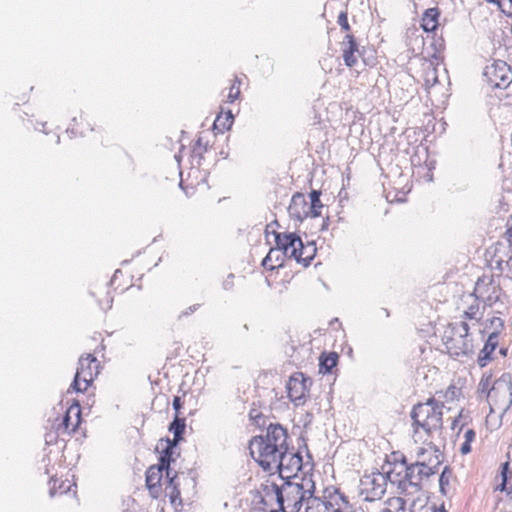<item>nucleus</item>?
<instances>
[{"label": "nucleus", "instance_id": "1", "mask_svg": "<svg viewBox=\"0 0 512 512\" xmlns=\"http://www.w3.org/2000/svg\"><path fill=\"white\" fill-rule=\"evenodd\" d=\"M315 492V483L311 476L304 475L301 479L283 480L278 485L277 505L281 512H299L307 495Z\"/></svg>", "mask_w": 512, "mask_h": 512}, {"label": "nucleus", "instance_id": "2", "mask_svg": "<svg viewBox=\"0 0 512 512\" xmlns=\"http://www.w3.org/2000/svg\"><path fill=\"white\" fill-rule=\"evenodd\" d=\"M492 380L491 375H483L478 387V397L489 398H502L506 400V407L509 408L512 405V378L508 373L503 374L500 378L494 381L490 387Z\"/></svg>", "mask_w": 512, "mask_h": 512}, {"label": "nucleus", "instance_id": "3", "mask_svg": "<svg viewBox=\"0 0 512 512\" xmlns=\"http://www.w3.org/2000/svg\"><path fill=\"white\" fill-rule=\"evenodd\" d=\"M441 463L442 459H439V456H436L434 466H428L425 460L417 461L416 463L406 466L403 477L401 479H396L398 481V488L401 489L402 492H405L407 487L411 486L415 491H419L421 489V481L424 478H429L434 475L438 471V467Z\"/></svg>", "mask_w": 512, "mask_h": 512}, {"label": "nucleus", "instance_id": "4", "mask_svg": "<svg viewBox=\"0 0 512 512\" xmlns=\"http://www.w3.org/2000/svg\"><path fill=\"white\" fill-rule=\"evenodd\" d=\"M249 450L253 459L264 471H270L272 466L277 463L281 453H285V450H278L272 444L264 441L262 436H254L250 440Z\"/></svg>", "mask_w": 512, "mask_h": 512}, {"label": "nucleus", "instance_id": "5", "mask_svg": "<svg viewBox=\"0 0 512 512\" xmlns=\"http://www.w3.org/2000/svg\"><path fill=\"white\" fill-rule=\"evenodd\" d=\"M99 363L97 358L92 354L81 356L74 379L70 385V390L75 392H84L93 382L94 375L98 374Z\"/></svg>", "mask_w": 512, "mask_h": 512}, {"label": "nucleus", "instance_id": "6", "mask_svg": "<svg viewBox=\"0 0 512 512\" xmlns=\"http://www.w3.org/2000/svg\"><path fill=\"white\" fill-rule=\"evenodd\" d=\"M275 465L282 480L301 479L303 477L298 475L303 467V458L300 452H292L289 447L285 453H281Z\"/></svg>", "mask_w": 512, "mask_h": 512}, {"label": "nucleus", "instance_id": "7", "mask_svg": "<svg viewBox=\"0 0 512 512\" xmlns=\"http://www.w3.org/2000/svg\"><path fill=\"white\" fill-rule=\"evenodd\" d=\"M386 491V478L382 473L364 475L360 481V495L364 501L373 502L382 498Z\"/></svg>", "mask_w": 512, "mask_h": 512}, {"label": "nucleus", "instance_id": "8", "mask_svg": "<svg viewBox=\"0 0 512 512\" xmlns=\"http://www.w3.org/2000/svg\"><path fill=\"white\" fill-rule=\"evenodd\" d=\"M311 386L312 379L310 377L301 372L293 374L286 386L289 399L295 405L304 404Z\"/></svg>", "mask_w": 512, "mask_h": 512}, {"label": "nucleus", "instance_id": "9", "mask_svg": "<svg viewBox=\"0 0 512 512\" xmlns=\"http://www.w3.org/2000/svg\"><path fill=\"white\" fill-rule=\"evenodd\" d=\"M323 498L326 499L328 512H364L363 509L354 507L339 488L333 486L325 488Z\"/></svg>", "mask_w": 512, "mask_h": 512}, {"label": "nucleus", "instance_id": "10", "mask_svg": "<svg viewBox=\"0 0 512 512\" xmlns=\"http://www.w3.org/2000/svg\"><path fill=\"white\" fill-rule=\"evenodd\" d=\"M278 484L267 481L260 485V489L253 494V503L264 512H275L272 503H277Z\"/></svg>", "mask_w": 512, "mask_h": 512}, {"label": "nucleus", "instance_id": "11", "mask_svg": "<svg viewBox=\"0 0 512 512\" xmlns=\"http://www.w3.org/2000/svg\"><path fill=\"white\" fill-rule=\"evenodd\" d=\"M484 76L493 88L505 89L511 82L510 68L504 61H497L490 67L487 66Z\"/></svg>", "mask_w": 512, "mask_h": 512}, {"label": "nucleus", "instance_id": "12", "mask_svg": "<svg viewBox=\"0 0 512 512\" xmlns=\"http://www.w3.org/2000/svg\"><path fill=\"white\" fill-rule=\"evenodd\" d=\"M341 50L343 53V60L347 67L352 68L356 66L358 57H362L364 47L360 49L359 44L353 34H346L341 42Z\"/></svg>", "mask_w": 512, "mask_h": 512}, {"label": "nucleus", "instance_id": "13", "mask_svg": "<svg viewBox=\"0 0 512 512\" xmlns=\"http://www.w3.org/2000/svg\"><path fill=\"white\" fill-rule=\"evenodd\" d=\"M269 444H272L274 448L278 450H285L289 447L287 444L288 432L287 429L284 428L279 423L269 422L266 428V434L261 435Z\"/></svg>", "mask_w": 512, "mask_h": 512}, {"label": "nucleus", "instance_id": "14", "mask_svg": "<svg viewBox=\"0 0 512 512\" xmlns=\"http://www.w3.org/2000/svg\"><path fill=\"white\" fill-rule=\"evenodd\" d=\"M308 201L305 198V195L301 192H296L290 201L288 207L289 216L292 219H295L299 222L304 221L306 218L310 217Z\"/></svg>", "mask_w": 512, "mask_h": 512}, {"label": "nucleus", "instance_id": "15", "mask_svg": "<svg viewBox=\"0 0 512 512\" xmlns=\"http://www.w3.org/2000/svg\"><path fill=\"white\" fill-rule=\"evenodd\" d=\"M276 247L285 252L288 257H296V244L301 238L295 232H273Z\"/></svg>", "mask_w": 512, "mask_h": 512}, {"label": "nucleus", "instance_id": "16", "mask_svg": "<svg viewBox=\"0 0 512 512\" xmlns=\"http://www.w3.org/2000/svg\"><path fill=\"white\" fill-rule=\"evenodd\" d=\"M435 404V399L430 398L426 403H418L413 406L410 417L413 421L412 426L414 428V432L417 433L421 427L422 423L427 421V418L430 414V411Z\"/></svg>", "mask_w": 512, "mask_h": 512}, {"label": "nucleus", "instance_id": "17", "mask_svg": "<svg viewBox=\"0 0 512 512\" xmlns=\"http://www.w3.org/2000/svg\"><path fill=\"white\" fill-rule=\"evenodd\" d=\"M444 346L447 352L453 357L467 356L472 352V344L463 337H446Z\"/></svg>", "mask_w": 512, "mask_h": 512}, {"label": "nucleus", "instance_id": "18", "mask_svg": "<svg viewBox=\"0 0 512 512\" xmlns=\"http://www.w3.org/2000/svg\"><path fill=\"white\" fill-rule=\"evenodd\" d=\"M443 403L439 404L435 400V404L433 405L430 414L425 423L421 424V429H423L428 435H431L432 432L441 430L443 426V412L442 407Z\"/></svg>", "mask_w": 512, "mask_h": 512}, {"label": "nucleus", "instance_id": "19", "mask_svg": "<svg viewBox=\"0 0 512 512\" xmlns=\"http://www.w3.org/2000/svg\"><path fill=\"white\" fill-rule=\"evenodd\" d=\"M81 423V407L79 401L74 400L62 418L61 426L66 431L75 432Z\"/></svg>", "mask_w": 512, "mask_h": 512}, {"label": "nucleus", "instance_id": "20", "mask_svg": "<svg viewBox=\"0 0 512 512\" xmlns=\"http://www.w3.org/2000/svg\"><path fill=\"white\" fill-rule=\"evenodd\" d=\"M164 472L165 469H162L159 465L150 466L146 471V487L154 497H157L158 493L161 491L160 482Z\"/></svg>", "mask_w": 512, "mask_h": 512}, {"label": "nucleus", "instance_id": "21", "mask_svg": "<svg viewBox=\"0 0 512 512\" xmlns=\"http://www.w3.org/2000/svg\"><path fill=\"white\" fill-rule=\"evenodd\" d=\"M498 335L497 331L492 332L480 350L477 363L481 368L485 367L492 360V354L498 346Z\"/></svg>", "mask_w": 512, "mask_h": 512}, {"label": "nucleus", "instance_id": "22", "mask_svg": "<svg viewBox=\"0 0 512 512\" xmlns=\"http://www.w3.org/2000/svg\"><path fill=\"white\" fill-rule=\"evenodd\" d=\"M440 11L437 7L428 8L421 18V28L425 32H434L438 27Z\"/></svg>", "mask_w": 512, "mask_h": 512}, {"label": "nucleus", "instance_id": "23", "mask_svg": "<svg viewBox=\"0 0 512 512\" xmlns=\"http://www.w3.org/2000/svg\"><path fill=\"white\" fill-rule=\"evenodd\" d=\"M339 361V355L336 352H323L319 357V372L329 374L336 367Z\"/></svg>", "mask_w": 512, "mask_h": 512}, {"label": "nucleus", "instance_id": "24", "mask_svg": "<svg viewBox=\"0 0 512 512\" xmlns=\"http://www.w3.org/2000/svg\"><path fill=\"white\" fill-rule=\"evenodd\" d=\"M177 473L166 475V494L170 499V503L175 505L177 501L181 504V493L179 489V483L176 482Z\"/></svg>", "mask_w": 512, "mask_h": 512}, {"label": "nucleus", "instance_id": "25", "mask_svg": "<svg viewBox=\"0 0 512 512\" xmlns=\"http://www.w3.org/2000/svg\"><path fill=\"white\" fill-rule=\"evenodd\" d=\"M304 503L306 504L305 512H328L326 499L323 497H315L313 494L311 496L307 495Z\"/></svg>", "mask_w": 512, "mask_h": 512}, {"label": "nucleus", "instance_id": "26", "mask_svg": "<svg viewBox=\"0 0 512 512\" xmlns=\"http://www.w3.org/2000/svg\"><path fill=\"white\" fill-rule=\"evenodd\" d=\"M320 196V190L313 189L309 193L310 202H308V205L310 209V217L312 218H316L321 215V209L323 208V204L321 202Z\"/></svg>", "mask_w": 512, "mask_h": 512}, {"label": "nucleus", "instance_id": "27", "mask_svg": "<svg viewBox=\"0 0 512 512\" xmlns=\"http://www.w3.org/2000/svg\"><path fill=\"white\" fill-rule=\"evenodd\" d=\"M168 429L175 436L176 442L182 441L186 429L185 418L175 415L173 421L169 424Z\"/></svg>", "mask_w": 512, "mask_h": 512}, {"label": "nucleus", "instance_id": "28", "mask_svg": "<svg viewBox=\"0 0 512 512\" xmlns=\"http://www.w3.org/2000/svg\"><path fill=\"white\" fill-rule=\"evenodd\" d=\"M173 453L174 451L171 450V447L165 446L159 455V466L162 467V469H165V474L169 476V474H172V469L170 467L171 463L174 461L173 459Z\"/></svg>", "mask_w": 512, "mask_h": 512}, {"label": "nucleus", "instance_id": "29", "mask_svg": "<svg viewBox=\"0 0 512 512\" xmlns=\"http://www.w3.org/2000/svg\"><path fill=\"white\" fill-rule=\"evenodd\" d=\"M305 246L303 244V241L301 240V243L296 244V257H292L297 261V263L302 264L304 267H308L311 264V261L313 260L314 253L316 251L315 248L312 249V254L307 256H302V251L305 250Z\"/></svg>", "mask_w": 512, "mask_h": 512}, {"label": "nucleus", "instance_id": "30", "mask_svg": "<svg viewBox=\"0 0 512 512\" xmlns=\"http://www.w3.org/2000/svg\"><path fill=\"white\" fill-rule=\"evenodd\" d=\"M250 421L259 428H267L269 419L259 409L252 408L249 411Z\"/></svg>", "mask_w": 512, "mask_h": 512}, {"label": "nucleus", "instance_id": "31", "mask_svg": "<svg viewBox=\"0 0 512 512\" xmlns=\"http://www.w3.org/2000/svg\"><path fill=\"white\" fill-rule=\"evenodd\" d=\"M269 253L272 257V261L274 262L275 270L283 267L285 258L288 257L285 252L275 246L269 250Z\"/></svg>", "mask_w": 512, "mask_h": 512}, {"label": "nucleus", "instance_id": "32", "mask_svg": "<svg viewBox=\"0 0 512 512\" xmlns=\"http://www.w3.org/2000/svg\"><path fill=\"white\" fill-rule=\"evenodd\" d=\"M232 126V120H226L221 115H218L213 123V130L219 133H223L229 130Z\"/></svg>", "mask_w": 512, "mask_h": 512}, {"label": "nucleus", "instance_id": "33", "mask_svg": "<svg viewBox=\"0 0 512 512\" xmlns=\"http://www.w3.org/2000/svg\"><path fill=\"white\" fill-rule=\"evenodd\" d=\"M389 504L395 508L394 512H406V501L401 497H396L390 500ZM383 512H393L386 508Z\"/></svg>", "mask_w": 512, "mask_h": 512}, {"label": "nucleus", "instance_id": "34", "mask_svg": "<svg viewBox=\"0 0 512 512\" xmlns=\"http://www.w3.org/2000/svg\"><path fill=\"white\" fill-rule=\"evenodd\" d=\"M385 474L386 480L388 479L391 483L398 485V481L396 479H401L404 475V471L403 469L398 470V468L394 467L393 469L386 471Z\"/></svg>", "mask_w": 512, "mask_h": 512}, {"label": "nucleus", "instance_id": "35", "mask_svg": "<svg viewBox=\"0 0 512 512\" xmlns=\"http://www.w3.org/2000/svg\"><path fill=\"white\" fill-rule=\"evenodd\" d=\"M240 80L238 78H235L234 80V83L232 84V86L230 87V91H229V94H228V101L230 103H233L236 99L239 98V95H240Z\"/></svg>", "mask_w": 512, "mask_h": 512}, {"label": "nucleus", "instance_id": "36", "mask_svg": "<svg viewBox=\"0 0 512 512\" xmlns=\"http://www.w3.org/2000/svg\"><path fill=\"white\" fill-rule=\"evenodd\" d=\"M337 23L341 27V30L347 31V32L350 30L347 11H341L339 13L338 18H337Z\"/></svg>", "mask_w": 512, "mask_h": 512}, {"label": "nucleus", "instance_id": "37", "mask_svg": "<svg viewBox=\"0 0 512 512\" xmlns=\"http://www.w3.org/2000/svg\"><path fill=\"white\" fill-rule=\"evenodd\" d=\"M451 474L452 469L450 468V466H445L439 477V486H448Z\"/></svg>", "mask_w": 512, "mask_h": 512}, {"label": "nucleus", "instance_id": "38", "mask_svg": "<svg viewBox=\"0 0 512 512\" xmlns=\"http://www.w3.org/2000/svg\"><path fill=\"white\" fill-rule=\"evenodd\" d=\"M410 464L407 463V458L405 455L400 454L399 456L394 454V467L399 469H405L406 466Z\"/></svg>", "mask_w": 512, "mask_h": 512}, {"label": "nucleus", "instance_id": "39", "mask_svg": "<svg viewBox=\"0 0 512 512\" xmlns=\"http://www.w3.org/2000/svg\"><path fill=\"white\" fill-rule=\"evenodd\" d=\"M512 476V472L510 471L509 462H505L501 464V477L503 482H508V479Z\"/></svg>", "mask_w": 512, "mask_h": 512}, {"label": "nucleus", "instance_id": "40", "mask_svg": "<svg viewBox=\"0 0 512 512\" xmlns=\"http://www.w3.org/2000/svg\"><path fill=\"white\" fill-rule=\"evenodd\" d=\"M261 265L263 266V268H265L267 270H270V271L275 270L274 262L272 261V257L269 252L262 260Z\"/></svg>", "mask_w": 512, "mask_h": 512}, {"label": "nucleus", "instance_id": "41", "mask_svg": "<svg viewBox=\"0 0 512 512\" xmlns=\"http://www.w3.org/2000/svg\"><path fill=\"white\" fill-rule=\"evenodd\" d=\"M184 402L182 401V398L180 396H174L173 398V409L175 410V415L180 414V410L183 407Z\"/></svg>", "mask_w": 512, "mask_h": 512}, {"label": "nucleus", "instance_id": "42", "mask_svg": "<svg viewBox=\"0 0 512 512\" xmlns=\"http://www.w3.org/2000/svg\"><path fill=\"white\" fill-rule=\"evenodd\" d=\"M468 334H469V325L466 322H461L459 337H463L464 339H467Z\"/></svg>", "mask_w": 512, "mask_h": 512}, {"label": "nucleus", "instance_id": "43", "mask_svg": "<svg viewBox=\"0 0 512 512\" xmlns=\"http://www.w3.org/2000/svg\"><path fill=\"white\" fill-rule=\"evenodd\" d=\"M199 306H200L199 304H194V305L189 306L186 310L181 312V314L179 315V318L191 315L199 308Z\"/></svg>", "mask_w": 512, "mask_h": 512}, {"label": "nucleus", "instance_id": "44", "mask_svg": "<svg viewBox=\"0 0 512 512\" xmlns=\"http://www.w3.org/2000/svg\"><path fill=\"white\" fill-rule=\"evenodd\" d=\"M165 441L167 447H171V450L174 451V449L176 448V446L179 444V442H176V438L175 436L173 437V439H169L168 437L165 438V439H161V442Z\"/></svg>", "mask_w": 512, "mask_h": 512}, {"label": "nucleus", "instance_id": "45", "mask_svg": "<svg viewBox=\"0 0 512 512\" xmlns=\"http://www.w3.org/2000/svg\"><path fill=\"white\" fill-rule=\"evenodd\" d=\"M471 452V443L464 441L460 446V453L466 455Z\"/></svg>", "mask_w": 512, "mask_h": 512}, {"label": "nucleus", "instance_id": "46", "mask_svg": "<svg viewBox=\"0 0 512 512\" xmlns=\"http://www.w3.org/2000/svg\"><path fill=\"white\" fill-rule=\"evenodd\" d=\"M476 437V432L473 429L466 430L464 434L465 441L473 442Z\"/></svg>", "mask_w": 512, "mask_h": 512}, {"label": "nucleus", "instance_id": "47", "mask_svg": "<svg viewBox=\"0 0 512 512\" xmlns=\"http://www.w3.org/2000/svg\"><path fill=\"white\" fill-rule=\"evenodd\" d=\"M436 456H439V459H441L442 458V453L440 452V450L436 446H434V459H429L428 462H426L428 464V466H434L435 465Z\"/></svg>", "mask_w": 512, "mask_h": 512}, {"label": "nucleus", "instance_id": "48", "mask_svg": "<svg viewBox=\"0 0 512 512\" xmlns=\"http://www.w3.org/2000/svg\"><path fill=\"white\" fill-rule=\"evenodd\" d=\"M429 510L431 512H448L444 505L442 504L441 506L437 507L436 505H433L431 508H429Z\"/></svg>", "mask_w": 512, "mask_h": 512}, {"label": "nucleus", "instance_id": "49", "mask_svg": "<svg viewBox=\"0 0 512 512\" xmlns=\"http://www.w3.org/2000/svg\"><path fill=\"white\" fill-rule=\"evenodd\" d=\"M505 237L509 243V246L512 245V227H509L505 232Z\"/></svg>", "mask_w": 512, "mask_h": 512}, {"label": "nucleus", "instance_id": "50", "mask_svg": "<svg viewBox=\"0 0 512 512\" xmlns=\"http://www.w3.org/2000/svg\"><path fill=\"white\" fill-rule=\"evenodd\" d=\"M500 491H507L508 494H511L512 492L507 489V482H501V484L497 487Z\"/></svg>", "mask_w": 512, "mask_h": 512}, {"label": "nucleus", "instance_id": "51", "mask_svg": "<svg viewBox=\"0 0 512 512\" xmlns=\"http://www.w3.org/2000/svg\"><path fill=\"white\" fill-rule=\"evenodd\" d=\"M52 481H53L54 483H56V480H54L53 478H51L50 483H51ZM55 494H56V488H55V484H53V486H52V487H50V489H49V495H50V497H54V496H55Z\"/></svg>", "mask_w": 512, "mask_h": 512}, {"label": "nucleus", "instance_id": "52", "mask_svg": "<svg viewBox=\"0 0 512 512\" xmlns=\"http://www.w3.org/2000/svg\"><path fill=\"white\" fill-rule=\"evenodd\" d=\"M475 312L473 311V307L469 309V311L465 312V317L468 319H474Z\"/></svg>", "mask_w": 512, "mask_h": 512}, {"label": "nucleus", "instance_id": "53", "mask_svg": "<svg viewBox=\"0 0 512 512\" xmlns=\"http://www.w3.org/2000/svg\"><path fill=\"white\" fill-rule=\"evenodd\" d=\"M329 217H326L324 220H323V223H322V226H321V230H327L328 227H329Z\"/></svg>", "mask_w": 512, "mask_h": 512}, {"label": "nucleus", "instance_id": "54", "mask_svg": "<svg viewBox=\"0 0 512 512\" xmlns=\"http://www.w3.org/2000/svg\"><path fill=\"white\" fill-rule=\"evenodd\" d=\"M499 354L502 356V357H506L507 354H508V348L507 347H501L499 349Z\"/></svg>", "mask_w": 512, "mask_h": 512}, {"label": "nucleus", "instance_id": "55", "mask_svg": "<svg viewBox=\"0 0 512 512\" xmlns=\"http://www.w3.org/2000/svg\"><path fill=\"white\" fill-rule=\"evenodd\" d=\"M225 119H226V120H232V121H233L234 116H233V114H232V112H231L230 110H229V111H227V113H226V115H225Z\"/></svg>", "mask_w": 512, "mask_h": 512}, {"label": "nucleus", "instance_id": "56", "mask_svg": "<svg viewBox=\"0 0 512 512\" xmlns=\"http://www.w3.org/2000/svg\"><path fill=\"white\" fill-rule=\"evenodd\" d=\"M231 286H232V282H230L228 280L224 281V283H223L224 289L228 290V289H230Z\"/></svg>", "mask_w": 512, "mask_h": 512}, {"label": "nucleus", "instance_id": "57", "mask_svg": "<svg viewBox=\"0 0 512 512\" xmlns=\"http://www.w3.org/2000/svg\"><path fill=\"white\" fill-rule=\"evenodd\" d=\"M499 322V324L502 326L503 323H502V320L499 318V317H494L492 320H491V323L494 324L495 322Z\"/></svg>", "mask_w": 512, "mask_h": 512}, {"label": "nucleus", "instance_id": "58", "mask_svg": "<svg viewBox=\"0 0 512 512\" xmlns=\"http://www.w3.org/2000/svg\"><path fill=\"white\" fill-rule=\"evenodd\" d=\"M455 391H456V387H455V386H450V387L448 388L447 393H451L452 395H454V394H455Z\"/></svg>", "mask_w": 512, "mask_h": 512}, {"label": "nucleus", "instance_id": "59", "mask_svg": "<svg viewBox=\"0 0 512 512\" xmlns=\"http://www.w3.org/2000/svg\"><path fill=\"white\" fill-rule=\"evenodd\" d=\"M440 487V492L443 494V495H446V486H439Z\"/></svg>", "mask_w": 512, "mask_h": 512}, {"label": "nucleus", "instance_id": "60", "mask_svg": "<svg viewBox=\"0 0 512 512\" xmlns=\"http://www.w3.org/2000/svg\"><path fill=\"white\" fill-rule=\"evenodd\" d=\"M502 263H503V261H502V260H499V261L497 262V268H498L499 270H502Z\"/></svg>", "mask_w": 512, "mask_h": 512}, {"label": "nucleus", "instance_id": "61", "mask_svg": "<svg viewBox=\"0 0 512 512\" xmlns=\"http://www.w3.org/2000/svg\"><path fill=\"white\" fill-rule=\"evenodd\" d=\"M424 454H425V449L421 448L420 451L418 452V457H420Z\"/></svg>", "mask_w": 512, "mask_h": 512}, {"label": "nucleus", "instance_id": "62", "mask_svg": "<svg viewBox=\"0 0 512 512\" xmlns=\"http://www.w3.org/2000/svg\"><path fill=\"white\" fill-rule=\"evenodd\" d=\"M383 311H384V314L386 315V317H389V316H390V313H389V310H388V309L383 308Z\"/></svg>", "mask_w": 512, "mask_h": 512}, {"label": "nucleus", "instance_id": "63", "mask_svg": "<svg viewBox=\"0 0 512 512\" xmlns=\"http://www.w3.org/2000/svg\"><path fill=\"white\" fill-rule=\"evenodd\" d=\"M457 423H458V420L454 419L452 422V429H454L456 427Z\"/></svg>", "mask_w": 512, "mask_h": 512}, {"label": "nucleus", "instance_id": "64", "mask_svg": "<svg viewBox=\"0 0 512 512\" xmlns=\"http://www.w3.org/2000/svg\"><path fill=\"white\" fill-rule=\"evenodd\" d=\"M67 133H71V134H73V135L75 134V133H74V129H70V128H68V129H67Z\"/></svg>", "mask_w": 512, "mask_h": 512}]
</instances>
